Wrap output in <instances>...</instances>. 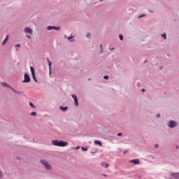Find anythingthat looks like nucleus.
<instances>
[{"mask_svg":"<svg viewBox=\"0 0 179 179\" xmlns=\"http://www.w3.org/2000/svg\"><path fill=\"white\" fill-rule=\"evenodd\" d=\"M52 143L55 146H59L60 148L68 146V142L66 141H59L58 140H55V141H52Z\"/></svg>","mask_w":179,"mask_h":179,"instance_id":"f257e3e1","label":"nucleus"},{"mask_svg":"<svg viewBox=\"0 0 179 179\" xmlns=\"http://www.w3.org/2000/svg\"><path fill=\"white\" fill-rule=\"evenodd\" d=\"M41 163L42 164H43V166H45V169L47 170H51V165H50V164H48V162L45 160H41Z\"/></svg>","mask_w":179,"mask_h":179,"instance_id":"f03ea898","label":"nucleus"},{"mask_svg":"<svg viewBox=\"0 0 179 179\" xmlns=\"http://www.w3.org/2000/svg\"><path fill=\"white\" fill-rule=\"evenodd\" d=\"M24 79L23 83H29L30 82L31 80L30 76L27 73H24Z\"/></svg>","mask_w":179,"mask_h":179,"instance_id":"7ed1b4c3","label":"nucleus"},{"mask_svg":"<svg viewBox=\"0 0 179 179\" xmlns=\"http://www.w3.org/2000/svg\"><path fill=\"white\" fill-rule=\"evenodd\" d=\"M30 69H31V73L34 80L35 82H37V79L36 78V73H34V68H33V66H31Z\"/></svg>","mask_w":179,"mask_h":179,"instance_id":"20e7f679","label":"nucleus"},{"mask_svg":"<svg viewBox=\"0 0 179 179\" xmlns=\"http://www.w3.org/2000/svg\"><path fill=\"white\" fill-rule=\"evenodd\" d=\"M24 31L27 34V33L29 34H33V30L29 28V27H25Z\"/></svg>","mask_w":179,"mask_h":179,"instance_id":"39448f33","label":"nucleus"},{"mask_svg":"<svg viewBox=\"0 0 179 179\" xmlns=\"http://www.w3.org/2000/svg\"><path fill=\"white\" fill-rule=\"evenodd\" d=\"M71 96H72L73 99H74L75 106H79V103L78 102V96H76V94H72Z\"/></svg>","mask_w":179,"mask_h":179,"instance_id":"423d86ee","label":"nucleus"},{"mask_svg":"<svg viewBox=\"0 0 179 179\" xmlns=\"http://www.w3.org/2000/svg\"><path fill=\"white\" fill-rule=\"evenodd\" d=\"M169 127H170V128H174V127H177V122H176L175 121L171 120L169 122Z\"/></svg>","mask_w":179,"mask_h":179,"instance_id":"0eeeda50","label":"nucleus"},{"mask_svg":"<svg viewBox=\"0 0 179 179\" xmlns=\"http://www.w3.org/2000/svg\"><path fill=\"white\" fill-rule=\"evenodd\" d=\"M48 30H59L61 29L59 27H52V26H48Z\"/></svg>","mask_w":179,"mask_h":179,"instance_id":"6e6552de","label":"nucleus"},{"mask_svg":"<svg viewBox=\"0 0 179 179\" xmlns=\"http://www.w3.org/2000/svg\"><path fill=\"white\" fill-rule=\"evenodd\" d=\"M172 176H173L174 179H179V173H172Z\"/></svg>","mask_w":179,"mask_h":179,"instance_id":"1a4fd4ad","label":"nucleus"},{"mask_svg":"<svg viewBox=\"0 0 179 179\" xmlns=\"http://www.w3.org/2000/svg\"><path fill=\"white\" fill-rule=\"evenodd\" d=\"M101 166L102 167H105V169H108L110 165L108 164H106L105 162H102Z\"/></svg>","mask_w":179,"mask_h":179,"instance_id":"9d476101","label":"nucleus"},{"mask_svg":"<svg viewBox=\"0 0 179 179\" xmlns=\"http://www.w3.org/2000/svg\"><path fill=\"white\" fill-rule=\"evenodd\" d=\"M130 162L131 163H134V164H139V159H133Z\"/></svg>","mask_w":179,"mask_h":179,"instance_id":"9b49d317","label":"nucleus"},{"mask_svg":"<svg viewBox=\"0 0 179 179\" xmlns=\"http://www.w3.org/2000/svg\"><path fill=\"white\" fill-rule=\"evenodd\" d=\"M8 40H9V36H7L6 37V38L4 39V41H3V45H5V44H6V43H8Z\"/></svg>","mask_w":179,"mask_h":179,"instance_id":"f8f14e48","label":"nucleus"},{"mask_svg":"<svg viewBox=\"0 0 179 179\" xmlns=\"http://www.w3.org/2000/svg\"><path fill=\"white\" fill-rule=\"evenodd\" d=\"M11 90H13V92H14V93H17V94H21L22 92L20 91H16L15 89L10 87Z\"/></svg>","mask_w":179,"mask_h":179,"instance_id":"ddd939ff","label":"nucleus"},{"mask_svg":"<svg viewBox=\"0 0 179 179\" xmlns=\"http://www.w3.org/2000/svg\"><path fill=\"white\" fill-rule=\"evenodd\" d=\"M60 110H62V111H66V110H68V106H66V107L60 106Z\"/></svg>","mask_w":179,"mask_h":179,"instance_id":"4468645a","label":"nucleus"},{"mask_svg":"<svg viewBox=\"0 0 179 179\" xmlns=\"http://www.w3.org/2000/svg\"><path fill=\"white\" fill-rule=\"evenodd\" d=\"M94 145H99V146H102V143L99 141H95Z\"/></svg>","mask_w":179,"mask_h":179,"instance_id":"2eb2a0df","label":"nucleus"},{"mask_svg":"<svg viewBox=\"0 0 179 179\" xmlns=\"http://www.w3.org/2000/svg\"><path fill=\"white\" fill-rule=\"evenodd\" d=\"M1 85H2V86H4L6 87H9L10 89V87H12L10 86H9L6 83H1Z\"/></svg>","mask_w":179,"mask_h":179,"instance_id":"dca6fc26","label":"nucleus"},{"mask_svg":"<svg viewBox=\"0 0 179 179\" xmlns=\"http://www.w3.org/2000/svg\"><path fill=\"white\" fill-rule=\"evenodd\" d=\"M29 106H30L31 107H32L33 108H36V106H35L34 104H33V103H31V102H29Z\"/></svg>","mask_w":179,"mask_h":179,"instance_id":"f3484780","label":"nucleus"},{"mask_svg":"<svg viewBox=\"0 0 179 179\" xmlns=\"http://www.w3.org/2000/svg\"><path fill=\"white\" fill-rule=\"evenodd\" d=\"M31 115H32L33 117H36L37 115V113L36 112H32L31 113Z\"/></svg>","mask_w":179,"mask_h":179,"instance_id":"a211bd4d","label":"nucleus"},{"mask_svg":"<svg viewBox=\"0 0 179 179\" xmlns=\"http://www.w3.org/2000/svg\"><path fill=\"white\" fill-rule=\"evenodd\" d=\"M162 37H163L164 38V40H166L167 35H166V34H162Z\"/></svg>","mask_w":179,"mask_h":179,"instance_id":"6ab92c4d","label":"nucleus"},{"mask_svg":"<svg viewBox=\"0 0 179 179\" xmlns=\"http://www.w3.org/2000/svg\"><path fill=\"white\" fill-rule=\"evenodd\" d=\"M0 178H3V174L2 173V171H0Z\"/></svg>","mask_w":179,"mask_h":179,"instance_id":"aec40b11","label":"nucleus"},{"mask_svg":"<svg viewBox=\"0 0 179 179\" xmlns=\"http://www.w3.org/2000/svg\"><path fill=\"white\" fill-rule=\"evenodd\" d=\"M48 62L49 68L50 69H51V65H52L51 62L48 60Z\"/></svg>","mask_w":179,"mask_h":179,"instance_id":"412c9836","label":"nucleus"},{"mask_svg":"<svg viewBox=\"0 0 179 179\" xmlns=\"http://www.w3.org/2000/svg\"><path fill=\"white\" fill-rule=\"evenodd\" d=\"M119 38H120V40L122 41V40H124V36H122V35H120Z\"/></svg>","mask_w":179,"mask_h":179,"instance_id":"4be33fe9","label":"nucleus"},{"mask_svg":"<svg viewBox=\"0 0 179 179\" xmlns=\"http://www.w3.org/2000/svg\"><path fill=\"white\" fill-rule=\"evenodd\" d=\"M82 150H84V152H87V148H85L82 147Z\"/></svg>","mask_w":179,"mask_h":179,"instance_id":"5701e85b","label":"nucleus"},{"mask_svg":"<svg viewBox=\"0 0 179 179\" xmlns=\"http://www.w3.org/2000/svg\"><path fill=\"white\" fill-rule=\"evenodd\" d=\"M103 79H106V80L108 79V76H105L103 77Z\"/></svg>","mask_w":179,"mask_h":179,"instance_id":"b1692460","label":"nucleus"},{"mask_svg":"<svg viewBox=\"0 0 179 179\" xmlns=\"http://www.w3.org/2000/svg\"><path fill=\"white\" fill-rule=\"evenodd\" d=\"M122 136V133H118L117 134V136Z\"/></svg>","mask_w":179,"mask_h":179,"instance_id":"393cba45","label":"nucleus"},{"mask_svg":"<svg viewBox=\"0 0 179 179\" xmlns=\"http://www.w3.org/2000/svg\"><path fill=\"white\" fill-rule=\"evenodd\" d=\"M87 37H89V38H90V34L88 33V34H87Z\"/></svg>","mask_w":179,"mask_h":179,"instance_id":"a878e982","label":"nucleus"},{"mask_svg":"<svg viewBox=\"0 0 179 179\" xmlns=\"http://www.w3.org/2000/svg\"><path fill=\"white\" fill-rule=\"evenodd\" d=\"M71 38H73V36L69 37V38H68V40H71Z\"/></svg>","mask_w":179,"mask_h":179,"instance_id":"bb28decb","label":"nucleus"},{"mask_svg":"<svg viewBox=\"0 0 179 179\" xmlns=\"http://www.w3.org/2000/svg\"><path fill=\"white\" fill-rule=\"evenodd\" d=\"M27 38H30V35H27Z\"/></svg>","mask_w":179,"mask_h":179,"instance_id":"cd10ccee","label":"nucleus"},{"mask_svg":"<svg viewBox=\"0 0 179 179\" xmlns=\"http://www.w3.org/2000/svg\"><path fill=\"white\" fill-rule=\"evenodd\" d=\"M16 47H20V44H17Z\"/></svg>","mask_w":179,"mask_h":179,"instance_id":"c85d7f7f","label":"nucleus"},{"mask_svg":"<svg viewBox=\"0 0 179 179\" xmlns=\"http://www.w3.org/2000/svg\"><path fill=\"white\" fill-rule=\"evenodd\" d=\"M160 114H157V118H159Z\"/></svg>","mask_w":179,"mask_h":179,"instance_id":"c756f323","label":"nucleus"},{"mask_svg":"<svg viewBox=\"0 0 179 179\" xmlns=\"http://www.w3.org/2000/svg\"><path fill=\"white\" fill-rule=\"evenodd\" d=\"M141 92H145V89L141 90Z\"/></svg>","mask_w":179,"mask_h":179,"instance_id":"7c9ffc66","label":"nucleus"},{"mask_svg":"<svg viewBox=\"0 0 179 179\" xmlns=\"http://www.w3.org/2000/svg\"><path fill=\"white\" fill-rule=\"evenodd\" d=\"M143 16H145V15H141V16H140L139 17H143Z\"/></svg>","mask_w":179,"mask_h":179,"instance_id":"2f4dec72","label":"nucleus"},{"mask_svg":"<svg viewBox=\"0 0 179 179\" xmlns=\"http://www.w3.org/2000/svg\"><path fill=\"white\" fill-rule=\"evenodd\" d=\"M103 176H104L105 177H107V175H106V174H103Z\"/></svg>","mask_w":179,"mask_h":179,"instance_id":"473e14b6","label":"nucleus"},{"mask_svg":"<svg viewBox=\"0 0 179 179\" xmlns=\"http://www.w3.org/2000/svg\"><path fill=\"white\" fill-rule=\"evenodd\" d=\"M157 146H158L157 145H155V148H157Z\"/></svg>","mask_w":179,"mask_h":179,"instance_id":"72a5a7b5","label":"nucleus"},{"mask_svg":"<svg viewBox=\"0 0 179 179\" xmlns=\"http://www.w3.org/2000/svg\"><path fill=\"white\" fill-rule=\"evenodd\" d=\"M100 47H102V45H101Z\"/></svg>","mask_w":179,"mask_h":179,"instance_id":"f704fd0d","label":"nucleus"},{"mask_svg":"<svg viewBox=\"0 0 179 179\" xmlns=\"http://www.w3.org/2000/svg\"><path fill=\"white\" fill-rule=\"evenodd\" d=\"M111 50H114V48H112Z\"/></svg>","mask_w":179,"mask_h":179,"instance_id":"c9c22d12","label":"nucleus"},{"mask_svg":"<svg viewBox=\"0 0 179 179\" xmlns=\"http://www.w3.org/2000/svg\"><path fill=\"white\" fill-rule=\"evenodd\" d=\"M100 1H103V0H100Z\"/></svg>","mask_w":179,"mask_h":179,"instance_id":"e433bc0d","label":"nucleus"}]
</instances>
